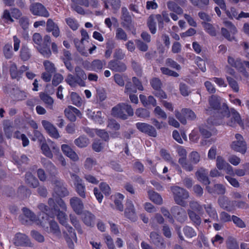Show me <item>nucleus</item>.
<instances>
[{
	"label": "nucleus",
	"instance_id": "1",
	"mask_svg": "<svg viewBox=\"0 0 249 249\" xmlns=\"http://www.w3.org/2000/svg\"><path fill=\"white\" fill-rule=\"evenodd\" d=\"M223 111L221 112V117L222 118L221 123H226L228 125L235 127L237 124L243 126V123L239 113L234 108L229 109L228 106L225 103L222 104Z\"/></svg>",
	"mask_w": 249,
	"mask_h": 249
},
{
	"label": "nucleus",
	"instance_id": "2",
	"mask_svg": "<svg viewBox=\"0 0 249 249\" xmlns=\"http://www.w3.org/2000/svg\"><path fill=\"white\" fill-rule=\"evenodd\" d=\"M23 215L19 217L20 221L23 224H29L31 222H35L38 225L44 227V222L37 219L35 214L26 208L22 209Z\"/></svg>",
	"mask_w": 249,
	"mask_h": 249
},
{
	"label": "nucleus",
	"instance_id": "3",
	"mask_svg": "<svg viewBox=\"0 0 249 249\" xmlns=\"http://www.w3.org/2000/svg\"><path fill=\"white\" fill-rule=\"evenodd\" d=\"M235 140L231 144V148L235 152H239L244 154L247 150V145L243 136L236 134L235 136Z\"/></svg>",
	"mask_w": 249,
	"mask_h": 249
},
{
	"label": "nucleus",
	"instance_id": "4",
	"mask_svg": "<svg viewBox=\"0 0 249 249\" xmlns=\"http://www.w3.org/2000/svg\"><path fill=\"white\" fill-rule=\"evenodd\" d=\"M174 198L176 204L179 205H184V200L189 197L188 192L183 188L178 186L171 187Z\"/></svg>",
	"mask_w": 249,
	"mask_h": 249
},
{
	"label": "nucleus",
	"instance_id": "5",
	"mask_svg": "<svg viewBox=\"0 0 249 249\" xmlns=\"http://www.w3.org/2000/svg\"><path fill=\"white\" fill-rule=\"evenodd\" d=\"M22 14L20 10L17 8H12L10 10L5 9L3 11L1 18L7 23H13L14 22V18L19 19Z\"/></svg>",
	"mask_w": 249,
	"mask_h": 249
},
{
	"label": "nucleus",
	"instance_id": "6",
	"mask_svg": "<svg viewBox=\"0 0 249 249\" xmlns=\"http://www.w3.org/2000/svg\"><path fill=\"white\" fill-rule=\"evenodd\" d=\"M66 227L67 231H63L64 237L68 244L69 248L71 249H74V244L73 241H77V237L74 229L67 223L64 225Z\"/></svg>",
	"mask_w": 249,
	"mask_h": 249
},
{
	"label": "nucleus",
	"instance_id": "7",
	"mask_svg": "<svg viewBox=\"0 0 249 249\" xmlns=\"http://www.w3.org/2000/svg\"><path fill=\"white\" fill-rule=\"evenodd\" d=\"M30 11L31 13L36 16L48 18L50 13L46 7L41 3L39 2L33 3L30 6Z\"/></svg>",
	"mask_w": 249,
	"mask_h": 249
},
{
	"label": "nucleus",
	"instance_id": "8",
	"mask_svg": "<svg viewBox=\"0 0 249 249\" xmlns=\"http://www.w3.org/2000/svg\"><path fill=\"white\" fill-rule=\"evenodd\" d=\"M70 175L73 182L76 192L81 197L85 198L86 187L84 184L83 183L82 179L77 175L74 173H70Z\"/></svg>",
	"mask_w": 249,
	"mask_h": 249
},
{
	"label": "nucleus",
	"instance_id": "9",
	"mask_svg": "<svg viewBox=\"0 0 249 249\" xmlns=\"http://www.w3.org/2000/svg\"><path fill=\"white\" fill-rule=\"evenodd\" d=\"M51 40V37L49 35H45L43 38V43L36 47L38 51L43 56L47 58H49L52 55L50 48Z\"/></svg>",
	"mask_w": 249,
	"mask_h": 249
},
{
	"label": "nucleus",
	"instance_id": "10",
	"mask_svg": "<svg viewBox=\"0 0 249 249\" xmlns=\"http://www.w3.org/2000/svg\"><path fill=\"white\" fill-rule=\"evenodd\" d=\"M173 217L180 223L184 222L187 219V215L185 210L178 206H174L171 209Z\"/></svg>",
	"mask_w": 249,
	"mask_h": 249
},
{
	"label": "nucleus",
	"instance_id": "11",
	"mask_svg": "<svg viewBox=\"0 0 249 249\" xmlns=\"http://www.w3.org/2000/svg\"><path fill=\"white\" fill-rule=\"evenodd\" d=\"M29 69L28 66L22 65L18 70L17 65L15 63H13L10 67V74L12 79L19 80L22 78L23 72Z\"/></svg>",
	"mask_w": 249,
	"mask_h": 249
},
{
	"label": "nucleus",
	"instance_id": "12",
	"mask_svg": "<svg viewBox=\"0 0 249 249\" xmlns=\"http://www.w3.org/2000/svg\"><path fill=\"white\" fill-rule=\"evenodd\" d=\"M136 126L140 131L147 134L150 137H156L157 136L155 128L148 124L139 122L136 123Z\"/></svg>",
	"mask_w": 249,
	"mask_h": 249
},
{
	"label": "nucleus",
	"instance_id": "13",
	"mask_svg": "<svg viewBox=\"0 0 249 249\" xmlns=\"http://www.w3.org/2000/svg\"><path fill=\"white\" fill-rule=\"evenodd\" d=\"M53 182L54 192L56 195L59 197H65L68 196L69 192L61 180L55 178Z\"/></svg>",
	"mask_w": 249,
	"mask_h": 249
},
{
	"label": "nucleus",
	"instance_id": "14",
	"mask_svg": "<svg viewBox=\"0 0 249 249\" xmlns=\"http://www.w3.org/2000/svg\"><path fill=\"white\" fill-rule=\"evenodd\" d=\"M14 244L16 246L32 247L33 244L25 234L18 233L14 238Z\"/></svg>",
	"mask_w": 249,
	"mask_h": 249
},
{
	"label": "nucleus",
	"instance_id": "15",
	"mask_svg": "<svg viewBox=\"0 0 249 249\" xmlns=\"http://www.w3.org/2000/svg\"><path fill=\"white\" fill-rule=\"evenodd\" d=\"M41 124L44 128L52 138L58 139L60 137V135L57 128L51 122L43 120L41 121Z\"/></svg>",
	"mask_w": 249,
	"mask_h": 249
},
{
	"label": "nucleus",
	"instance_id": "16",
	"mask_svg": "<svg viewBox=\"0 0 249 249\" xmlns=\"http://www.w3.org/2000/svg\"><path fill=\"white\" fill-rule=\"evenodd\" d=\"M38 208L41 211L39 215V219H40L41 221H43L44 222L45 227L46 224L49 222V217H53L54 215L50 213L48 207L44 204H39Z\"/></svg>",
	"mask_w": 249,
	"mask_h": 249
},
{
	"label": "nucleus",
	"instance_id": "17",
	"mask_svg": "<svg viewBox=\"0 0 249 249\" xmlns=\"http://www.w3.org/2000/svg\"><path fill=\"white\" fill-rule=\"evenodd\" d=\"M125 206L126 208L124 210L125 216L131 221H136L137 217L132 201L130 200H127Z\"/></svg>",
	"mask_w": 249,
	"mask_h": 249
},
{
	"label": "nucleus",
	"instance_id": "18",
	"mask_svg": "<svg viewBox=\"0 0 249 249\" xmlns=\"http://www.w3.org/2000/svg\"><path fill=\"white\" fill-rule=\"evenodd\" d=\"M65 116L71 122H75L76 116L81 117L82 114L80 111L75 107L70 106L64 110Z\"/></svg>",
	"mask_w": 249,
	"mask_h": 249
},
{
	"label": "nucleus",
	"instance_id": "19",
	"mask_svg": "<svg viewBox=\"0 0 249 249\" xmlns=\"http://www.w3.org/2000/svg\"><path fill=\"white\" fill-rule=\"evenodd\" d=\"M70 204L73 211L77 214H81L84 209V204L81 199L73 197L70 199Z\"/></svg>",
	"mask_w": 249,
	"mask_h": 249
},
{
	"label": "nucleus",
	"instance_id": "20",
	"mask_svg": "<svg viewBox=\"0 0 249 249\" xmlns=\"http://www.w3.org/2000/svg\"><path fill=\"white\" fill-rule=\"evenodd\" d=\"M107 67L112 71L120 72H124L127 69L124 63L115 60L110 61Z\"/></svg>",
	"mask_w": 249,
	"mask_h": 249
},
{
	"label": "nucleus",
	"instance_id": "21",
	"mask_svg": "<svg viewBox=\"0 0 249 249\" xmlns=\"http://www.w3.org/2000/svg\"><path fill=\"white\" fill-rule=\"evenodd\" d=\"M122 25L123 27L129 28L131 25L132 19L131 16L125 7H123L121 9Z\"/></svg>",
	"mask_w": 249,
	"mask_h": 249
},
{
	"label": "nucleus",
	"instance_id": "22",
	"mask_svg": "<svg viewBox=\"0 0 249 249\" xmlns=\"http://www.w3.org/2000/svg\"><path fill=\"white\" fill-rule=\"evenodd\" d=\"M150 238L151 242L157 247H160L163 249L166 247L163 238L157 232L152 231L150 234Z\"/></svg>",
	"mask_w": 249,
	"mask_h": 249
},
{
	"label": "nucleus",
	"instance_id": "23",
	"mask_svg": "<svg viewBox=\"0 0 249 249\" xmlns=\"http://www.w3.org/2000/svg\"><path fill=\"white\" fill-rule=\"evenodd\" d=\"M61 148L63 153L71 160L74 161L78 160V155L69 145L63 144L61 145Z\"/></svg>",
	"mask_w": 249,
	"mask_h": 249
},
{
	"label": "nucleus",
	"instance_id": "24",
	"mask_svg": "<svg viewBox=\"0 0 249 249\" xmlns=\"http://www.w3.org/2000/svg\"><path fill=\"white\" fill-rule=\"evenodd\" d=\"M111 115L123 120L127 119V116L124 113L123 103L119 104L112 108Z\"/></svg>",
	"mask_w": 249,
	"mask_h": 249
},
{
	"label": "nucleus",
	"instance_id": "25",
	"mask_svg": "<svg viewBox=\"0 0 249 249\" xmlns=\"http://www.w3.org/2000/svg\"><path fill=\"white\" fill-rule=\"evenodd\" d=\"M208 172L207 170L201 168L196 173V176L198 181L204 184L209 185L210 183L208 177L207 176Z\"/></svg>",
	"mask_w": 249,
	"mask_h": 249
},
{
	"label": "nucleus",
	"instance_id": "26",
	"mask_svg": "<svg viewBox=\"0 0 249 249\" xmlns=\"http://www.w3.org/2000/svg\"><path fill=\"white\" fill-rule=\"evenodd\" d=\"M46 26L47 31L48 32H52V34L54 37H57L59 36L60 30L59 27L52 19L49 18L47 20Z\"/></svg>",
	"mask_w": 249,
	"mask_h": 249
},
{
	"label": "nucleus",
	"instance_id": "27",
	"mask_svg": "<svg viewBox=\"0 0 249 249\" xmlns=\"http://www.w3.org/2000/svg\"><path fill=\"white\" fill-rule=\"evenodd\" d=\"M210 107L214 110H220V113L223 111L222 107L221 108V99L220 97L213 95L209 99Z\"/></svg>",
	"mask_w": 249,
	"mask_h": 249
},
{
	"label": "nucleus",
	"instance_id": "28",
	"mask_svg": "<svg viewBox=\"0 0 249 249\" xmlns=\"http://www.w3.org/2000/svg\"><path fill=\"white\" fill-rule=\"evenodd\" d=\"M39 97L47 108L51 110L53 109L54 100L52 97L44 92H40Z\"/></svg>",
	"mask_w": 249,
	"mask_h": 249
},
{
	"label": "nucleus",
	"instance_id": "29",
	"mask_svg": "<svg viewBox=\"0 0 249 249\" xmlns=\"http://www.w3.org/2000/svg\"><path fill=\"white\" fill-rule=\"evenodd\" d=\"M41 162L44 167L46 168L51 175H54L56 174V168L51 161L45 158H43L41 159Z\"/></svg>",
	"mask_w": 249,
	"mask_h": 249
},
{
	"label": "nucleus",
	"instance_id": "30",
	"mask_svg": "<svg viewBox=\"0 0 249 249\" xmlns=\"http://www.w3.org/2000/svg\"><path fill=\"white\" fill-rule=\"evenodd\" d=\"M106 65V62L105 60L95 59L91 63V70L97 72H100Z\"/></svg>",
	"mask_w": 249,
	"mask_h": 249
},
{
	"label": "nucleus",
	"instance_id": "31",
	"mask_svg": "<svg viewBox=\"0 0 249 249\" xmlns=\"http://www.w3.org/2000/svg\"><path fill=\"white\" fill-rule=\"evenodd\" d=\"M32 56L30 49L26 45H22L19 52L20 58L23 61H28Z\"/></svg>",
	"mask_w": 249,
	"mask_h": 249
},
{
	"label": "nucleus",
	"instance_id": "32",
	"mask_svg": "<svg viewBox=\"0 0 249 249\" xmlns=\"http://www.w3.org/2000/svg\"><path fill=\"white\" fill-rule=\"evenodd\" d=\"M83 222L88 226H93L94 224L95 216L89 211L85 212L82 217Z\"/></svg>",
	"mask_w": 249,
	"mask_h": 249
},
{
	"label": "nucleus",
	"instance_id": "33",
	"mask_svg": "<svg viewBox=\"0 0 249 249\" xmlns=\"http://www.w3.org/2000/svg\"><path fill=\"white\" fill-rule=\"evenodd\" d=\"M25 178V182L29 186L34 188L38 186L39 182L37 179L31 173H26Z\"/></svg>",
	"mask_w": 249,
	"mask_h": 249
},
{
	"label": "nucleus",
	"instance_id": "34",
	"mask_svg": "<svg viewBox=\"0 0 249 249\" xmlns=\"http://www.w3.org/2000/svg\"><path fill=\"white\" fill-rule=\"evenodd\" d=\"M75 75L77 79L79 80L81 87H84L85 83L84 80L87 79V75L84 71L79 67L75 68Z\"/></svg>",
	"mask_w": 249,
	"mask_h": 249
},
{
	"label": "nucleus",
	"instance_id": "35",
	"mask_svg": "<svg viewBox=\"0 0 249 249\" xmlns=\"http://www.w3.org/2000/svg\"><path fill=\"white\" fill-rule=\"evenodd\" d=\"M204 208L206 213L209 215V217L213 220H217L218 215L215 209L213 207L211 204L204 205Z\"/></svg>",
	"mask_w": 249,
	"mask_h": 249
},
{
	"label": "nucleus",
	"instance_id": "36",
	"mask_svg": "<svg viewBox=\"0 0 249 249\" xmlns=\"http://www.w3.org/2000/svg\"><path fill=\"white\" fill-rule=\"evenodd\" d=\"M228 63L231 67L238 70L242 68V66L244 64L240 58L235 59L231 56H228L227 59Z\"/></svg>",
	"mask_w": 249,
	"mask_h": 249
},
{
	"label": "nucleus",
	"instance_id": "37",
	"mask_svg": "<svg viewBox=\"0 0 249 249\" xmlns=\"http://www.w3.org/2000/svg\"><path fill=\"white\" fill-rule=\"evenodd\" d=\"M49 223L50 228L49 230L48 228L47 227L46 228L48 230L47 231L52 233L55 236H59L61 234V231L57 223L53 220L50 221Z\"/></svg>",
	"mask_w": 249,
	"mask_h": 249
},
{
	"label": "nucleus",
	"instance_id": "38",
	"mask_svg": "<svg viewBox=\"0 0 249 249\" xmlns=\"http://www.w3.org/2000/svg\"><path fill=\"white\" fill-rule=\"evenodd\" d=\"M87 114L91 118V119L96 123L102 124L103 122V119L102 117V112L100 111L96 113L92 112L91 110L88 109Z\"/></svg>",
	"mask_w": 249,
	"mask_h": 249
},
{
	"label": "nucleus",
	"instance_id": "39",
	"mask_svg": "<svg viewBox=\"0 0 249 249\" xmlns=\"http://www.w3.org/2000/svg\"><path fill=\"white\" fill-rule=\"evenodd\" d=\"M148 194L149 199L154 203L158 205L162 204V198L161 196L157 193L153 191H149Z\"/></svg>",
	"mask_w": 249,
	"mask_h": 249
},
{
	"label": "nucleus",
	"instance_id": "40",
	"mask_svg": "<svg viewBox=\"0 0 249 249\" xmlns=\"http://www.w3.org/2000/svg\"><path fill=\"white\" fill-rule=\"evenodd\" d=\"M189 218L196 226H199L201 223L200 216L193 210H187Z\"/></svg>",
	"mask_w": 249,
	"mask_h": 249
},
{
	"label": "nucleus",
	"instance_id": "41",
	"mask_svg": "<svg viewBox=\"0 0 249 249\" xmlns=\"http://www.w3.org/2000/svg\"><path fill=\"white\" fill-rule=\"evenodd\" d=\"M74 142L75 144L79 148H84L87 147L89 143V140L84 136H80L76 139Z\"/></svg>",
	"mask_w": 249,
	"mask_h": 249
},
{
	"label": "nucleus",
	"instance_id": "42",
	"mask_svg": "<svg viewBox=\"0 0 249 249\" xmlns=\"http://www.w3.org/2000/svg\"><path fill=\"white\" fill-rule=\"evenodd\" d=\"M231 202V201L229 200L224 196L220 197L218 200V202L220 206L228 211H231V210L232 207Z\"/></svg>",
	"mask_w": 249,
	"mask_h": 249
},
{
	"label": "nucleus",
	"instance_id": "43",
	"mask_svg": "<svg viewBox=\"0 0 249 249\" xmlns=\"http://www.w3.org/2000/svg\"><path fill=\"white\" fill-rule=\"evenodd\" d=\"M167 6L170 11L178 15H181L183 13L182 9L173 1L168 2Z\"/></svg>",
	"mask_w": 249,
	"mask_h": 249
},
{
	"label": "nucleus",
	"instance_id": "44",
	"mask_svg": "<svg viewBox=\"0 0 249 249\" xmlns=\"http://www.w3.org/2000/svg\"><path fill=\"white\" fill-rule=\"evenodd\" d=\"M178 163L181 166L182 168L187 172H191L194 170L193 163L190 161L187 160L186 159H179Z\"/></svg>",
	"mask_w": 249,
	"mask_h": 249
},
{
	"label": "nucleus",
	"instance_id": "45",
	"mask_svg": "<svg viewBox=\"0 0 249 249\" xmlns=\"http://www.w3.org/2000/svg\"><path fill=\"white\" fill-rule=\"evenodd\" d=\"M124 198V196L120 193H118L115 196V205L116 209L121 212H122L124 210V206L122 204Z\"/></svg>",
	"mask_w": 249,
	"mask_h": 249
},
{
	"label": "nucleus",
	"instance_id": "46",
	"mask_svg": "<svg viewBox=\"0 0 249 249\" xmlns=\"http://www.w3.org/2000/svg\"><path fill=\"white\" fill-rule=\"evenodd\" d=\"M83 41L81 40H79L77 38L74 39V43L76 48L77 50L84 56H87L88 53L85 49L84 45L83 44Z\"/></svg>",
	"mask_w": 249,
	"mask_h": 249
},
{
	"label": "nucleus",
	"instance_id": "47",
	"mask_svg": "<svg viewBox=\"0 0 249 249\" xmlns=\"http://www.w3.org/2000/svg\"><path fill=\"white\" fill-rule=\"evenodd\" d=\"M41 149L42 153L46 157L50 159H52L53 157V154L52 152L50 147L45 142V140L42 142L41 144Z\"/></svg>",
	"mask_w": 249,
	"mask_h": 249
},
{
	"label": "nucleus",
	"instance_id": "48",
	"mask_svg": "<svg viewBox=\"0 0 249 249\" xmlns=\"http://www.w3.org/2000/svg\"><path fill=\"white\" fill-rule=\"evenodd\" d=\"M65 81L67 83L72 87H74L76 86L77 85H79L81 86V84L76 76H74L71 74H69L68 75Z\"/></svg>",
	"mask_w": 249,
	"mask_h": 249
},
{
	"label": "nucleus",
	"instance_id": "49",
	"mask_svg": "<svg viewBox=\"0 0 249 249\" xmlns=\"http://www.w3.org/2000/svg\"><path fill=\"white\" fill-rule=\"evenodd\" d=\"M53 210L55 213H57V218L60 223L63 225H65L67 223V218L66 214L64 212L57 210V209L55 208V207L53 208Z\"/></svg>",
	"mask_w": 249,
	"mask_h": 249
},
{
	"label": "nucleus",
	"instance_id": "50",
	"mask_svg": "<svg viewBox=\"0 0 249 249\" xmlns=\"http://www.w3.org/2000/svg\"><path fill=\"white\" fill-rule=\"evenodd\" d=\"M227 15V16L230 19H233L234 18L238 19L239 14L237 10L234 7H231L230 10H227L226 6V10H223Z\"/></svg>",
	"mask_w": 249,
	"mask_h": 249
},
{
	"label": "nucleus",
	"instance_id": "51",
	"mask_svg": "<svg viewBox=\"0 0 249 249\" xmlns=\"http://www.w3.org/2000/svg\"><path fill=\"white\" fill-rule=\"evenodd\" d=\"M3 53L4 57L9 59L12 58L14 53L12 51V46L10 44H6L4 45L3 48Z\"/></svg>",
	"mask_w": 249,
	"mask_h": 249
},
{
	"label": "nucleus",
	"instance_id": "52",
	"mask_svg": "<svg viewBox=\"0 0 249 249\" xmlns=\"http://www.w3.org/2000/svg\"><path fill=\"white\" fill-rule=\"evenodd\" d=\"M65 21L67 24L73 31L76 30L79 26L78 21L74 18H66Z\"/></svg>",
	"mask_w": 249,
	"mask_h": 249
},
{
	"label": "nucleus",
	"instance_id": "53",
	"mask_svg": "<svg viewBox=\"0 0 249 249\" xmlns=\"http://www.w3.org/2000/svg\"><path fill=\"white\" fill-rule=\"evenodd\" d=\"M189 159L192 163L196 164L200 160V156L197 152L192 151L189 155Z\"/></svg>",
	"mask_w": 249,
	"mask_h": 249
},
{
	"label": "nucleus",
	"instance_id": "54",
	"mask_svg": "<svg viewBox=\"0 0 249 249\" xmlns=\"http://www.w3.org/2000/svg\"><path fill=\"white\" fill-rule=\"evenodd\" d=\"M184 235L188 238H193L196 235V232L195 230L188 226H185L183 229Z\"/></svg>",
	"mask_w": 249,
	"mask_h": 249
},
{
	"label": "nucleus",
	"instance_id": "55",
	"mask_svg": "<svg viewBox=\"0 0 249 249\" xmlns=\"http://www.w3.org/2000/svg\"><path fill=\"white\" fill-rule=\"evenodd\" d=\"M115 38L118 40L126 41L127 39V36L124 31L119 27L116 30Z\"/></svg>",
	"mask_w": 249,
	"mask_h": 249
},
{
	"label": "nucleus",
	"instance_id": "56",
	"mask_svg": "<svg viewBox=\"0 0 249 249\" xmlns=\"http://www.w3.org/2000/svg\"><path fill=\"white\" fill-rule=\"evenodd\" d=\"M202 25L205 30L211 36H215L216 35V31L213 25L205 22H203Z\"/></svg>",
	"mask_w": 249,
	"mask_h": 249
},
{
	"label": "nucleus",
	"instance_id": "57",
	"mask_svg": "<svg viewBox=\"0 0 249 249\" xmlns=\"http://www.w3.org/2000/svg\"><path fill=\"white\" fill-rule=\"evenodd\" d=\"M70 218L71 223L77 230L78 232L80 234H82L83 232L82 230L81 229L79 221L78 220L77 217L74 215L70 214Z\"/></svg>",
	"mask_w": 249,
	"mask_h": 249
},
{
	"label": "nucleus",
	"instance_id": "58",
	"mask_svg": "<svg viewBox=\"0 0 249 249\" xmlns=\"http://www.w3.org/2000/svg\"><path fill=\"white\" fill-rule=\"evenodd\" d=\"M190 209L188 210H193L195 212L200 213L203 211V206L197 201H192L189 203Z\"/></svg>",
	"mask_w": 249,
	"mask_h": 249
},
{
	"label": "nucleus",
	"instance_id": "59",
	"mask_svg": "<svg viewBox=\"0 0 249 249\" xmlns=\"http://www.w3.org/2000/svg\"><path fill=\"white\" fill-rule=\"evenodd\" d=\"M232 207H236L238 209H247L249 208V206L246 201H231V202Z\"/></svg>",
	"mask_w": 249,
	"mask_h": 249
},
{
	"label": "nucleus",
	"instance_id": "60",
	"mask_svg": "<svg viewBox=\"0 0 249 249\" xmlns=\"http://www.w3.org/2000/svg\"><path fill=\"white\" fill-rule=\"evenodd\" d=\"M226 78L230 87L234 92H238L239 90V88L237 81L230 76H227Z\"/></svg>",
	"mask_w": 249,
	"mask_h": 249
},
{
	"label": "nucleus",
	"instance_id": "61",
	"mask_svg": "<svg viewBox=\"0 0 249 249\" xmlns=\"http://www.w3.org/2000/svg\"><path fill=\"white\" fill-rule=\"evenodd\" d=\"M3 128L6 137L10 138L14 131V127L11 123L9 122H5L4 124Z\"/></svg>",
	"mask_w": 249,
	"mask_h": 249
},
{
	"label": "nucleus",
	"instance_id": "62",
	"mask_svg": "<svg viewBox=\"0 0 249 249\" xmlns=\"http://www.w3.org/2000/svg\"><path fill=\"white\" fill-rule=\"evenodd\" d=\"M147 25L151 33L154 34L156 32V22H155L154 16H150L147 20Z\"/></svg>",
	"mask_w": 249,
	"mask_h": 249
},
{
	"label": "nucleus",
	"instance_id": "63",
	"mask_svg": "<svg viewBox=\"0 0 249 249\" xmlns=\"http://www.w3.org/2000/svg\"><path fill=\"white\" fill-rule=\"evenodd\" d=\"M43 65L46 72L53 73L55 72L56 69L53 63L49 60H45L43 62Z\"/></svg>",
	"mask_w": 249,
	"mask_h": 249
},
{
	"label": "nucleus",
	"instance_id": "64",
	"mask_svg": "<svg viewBox=\"0 0 249 249\" xmlns=\"http://www.w3.org/2000/svg\"><path fill=\"white\" fill-rule=\"evenodd\" d=\"M226 244L228 249H239L236 240L232 237H228L226 241Z\"/></svg>",
	"mask_w": 249,
	"mask_h": 249
}]
</instances>
